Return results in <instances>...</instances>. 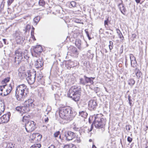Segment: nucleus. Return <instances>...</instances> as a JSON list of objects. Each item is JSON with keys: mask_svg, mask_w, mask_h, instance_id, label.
I'll return each instance as SVG.
<instances>
[{"mask_svg": "<svg viewBox=\"0 0 148 148\" xmlns=\"http://www.w3.org/2000/svg\"><path fill=\"white\" fill-rule=\"evenodd\" d=\"M79 115L84 118L87 117L88 114L84 111H82L79 112Z\"/></svg>", "mask_w": 148, "mask_h": 148, "instance_id": "25", "label": "nucleus"}, {"mask_svg": "<svg viewBox=\"0 0 148 148\" xmlns=\"http://www.w3.org/2000/svg\"><path fill=\"white\" fill-rule=\"evenodd\" d=\"M34 34H31V38L34 41L36 40V39L34 35Z\"/></svg>", "mask_w": 148, "mask_h": 148, "instance_id": "48", "label": "nucleus"}, {"mask_svg": "<svg viewBox=\"0 0 148 148\" xmlns=\"http://www.w3.org/2000/svg\"><path fill=\"white\" fill-rule=\"evenodd\" d=\"M3 41L4 42V43L5 44H6V39H3Z\"/></svg>", "mask_w": 148, "mask_h": 148, "instance_id": "58", "label": "nucleus"}, {"mask_svg": "<svg viewBox=\"0 0 148 148\" xmlns=\"http://www.w3.org/2000/svg\"><path fill=\"white\" fill-rule=\"evenodd\" d=\"M63 148H76L75 146H72L71 145H65Z\"/></svg>", "mask_w": 148, "mask_h": 148, "instance_id": "36", "label": "nucleus"}, {"mask_svg": "<svg viewBox=\"0 0 148 148\" xmlns=\"http://www.w3.org/2000/svg\"><path fill=\"white\" fill-rule=\"evenodd\" d=\"M128 100L129 101V102L130 104V105L131 106V104H132L131 101L132 100L131 99V97L130 96H128Z\"/></svg>", "mask_w": 148, "mask_h": 148, "instance_id": "49", "label": "nucleus"}, {"mask_svg": "<svg viewBox=\"0 0 148 148\" xmlns=\"http://www.w3.org/2000/svg\"><path fill=\"white\" fill-rule=\"evenodd\" d=\"M36 71L33 72H30L29 71H27L26 79L29 84L32 85L34 83L36 80Z\"/></svg>", "mask_w": 148, "mask_h": 148, "instance_id": "7", "label": "nucleus"}, {"mask_svg": "<svg viewBox=\"0 0 148 148\" xmlns=\"http://www.w3.org/2000/svg\"><path fill=\"white\" fill-rule=\"evenodd\" d=\"M125 62H127V58H126V56L125 57Z\"/></svg>", "mask_w": 148, "mask_h": 148, "instance_id": "61", "label": "nucleus"}, {"mask_svg": "<svg viewBox=\"0 0 148 148\" xmlns=\"http://www.w3.org/2000/svg\"><path fill=\"white\" fill-rule=\"evenodd\" d=\"M88 38L89 40H90L91 39V38H90V36L89 37H88Z\"/></svg>", "mask_w": 148, "mask_h": 148, "instance_id": "62", "label": "nucleus"}, {"mask_svg": "<svg viewBox=\"0 0 148 148\" xmlns=\"http://www.w3.org/2000/svg\"><path fill=\"white\" fill-rule=\"evenodd\" d=\"M84 78H81L79 79V84L83 86L85 85L86 84H93L94 83L93 80L95 77H88L86 75L84 76Z\"/></svg>", "mask_w": 148, "mask_h": 148, "instance_id": "6", "label": "nucleus"}, {"mask_svg": "<svg viewBox=\"0 0 148 148\" xmlns=\"http://www.w3.org/2000/svg\"><path fill=\"white\" fill-rule=\"evenodd\" d=\"M30 117L29 116L27 115V116H24L23 117V122H24V121L25 120L27 121L28 118Z\"/></svg>", "mask_w": 148, "mask_h": 148, "instance_id": "37", "label": "nucleus"}, {"mask_svg": "<svg viewBox=\"0 0 148 148\" xmlns=\"http://www.w3.org/2000/svg\"><path fill=\"white\" fill-rule=\"evenodd\" d=\"M51 110V107L49 106H48L47 108L46 109L45 111L46 112H47V114H48L49 111H50Z\"/></svg>", "mask_w": 148, "mask_h": 148, "instance_id": "47", "label": "nucleus"}, {"mask_svg": "<svg viewBox=\"0 0 148 148\" xmlns=\"http://www.w3.org/2000/svg\"><path fill=\"white\" fill-rule=\"evenodd\" d=\"M42 48L40 45H37L34 48V51L32 52V55L33 56L37 57L42 52Z\"/></svg>", "mask_w": 148, "mask_h": 148, "instance_id": "10", "label": "nucleus"}, {"mask_svg": "<svg viewBox=\"0 0 148 148\" xmlns=\"http://www.w3.org/2000/svg\"><path fill=\"white\" fill-rule=\"evenodd\" d=\"M7 147L8 148H16L15 147V144L11 143L7 144Z\"/></svg>", "mask_w": 148, "mask_h": 148, "instance_id": "30", "label": "nucleus"}, {"mask_svg": "<svg viewBox=\"0 0 148 148\" xmlns=\"http://www.w3.org/2000/svg\"><path fill=\"white\" fill-rule=\"evenodd\" d=\"M33 100L32 99H29L28 100L25 101L24 105H25L27 107V110H29V107L34 106Z\"/></svg>", "mask_w": 148, "mask_h": 148, "instance_id": "14", "label": "nucleus"}, {"mask_svg": "<svg viewBox=\"0 0 148 148\" xmlns=\"http://www.w3.org/2000/svg\"><path fill=\"white\" fill-rule=\"evenodd\" d=\"M130 57L131 60V65L132 66L134 67L136 65V64L137 63L135 58L133 55L132 54H130Z\"/></svg>", "mask_w": 148, "mask_h": 148, "instance_id": "18", "label": "nucleus"}, {"mask_svg": "<svg viewBox=\"0 0 148 148\" xmlns=\"http://www.w3.org/2000/svg\"><path fill=\"white\" fill-rule=\"evenodd\" d=\"M132 139L130 137L128 136L127 137V140L130 143H131L132 142Z\"/></svg>", "mask_w": 148, "mask_h": 148, "instance_id": "46", "label": "nucleus"}, {"mask_svg": "<svg viewBox=\"0 0 148 148\" xmlns=\"http://www.w3.org/2000/svg\"><path fill=\"white\" fill-rule=\"evenodd\" d=\"M16 110L17 112H22L21 107L17 106L16 108Z\"/></svg>", "mask_w": 148, "mask_h": 148, "instance_id": "40", "label": "nucleus"}, {"mask_svg": "<svg viewBox=\"0 0 148 148\" xmlns=\"http://www.w3.org/2000/svg\"><path fill=\"white\" fill-rule=\"evenodd\" d=\"M137 90L136 89H135L133 90V92L134 94H136L137 92Z\"/></svg>", "mask_w": 148, "mask_h": 148, "instance_id": "53", "label": "nucleus"}, {"mask_svg": "<svg viewBox=\"0 0 148 148\" xmlns=\"http://www.w3.org/2000/svg\"><path fill=\"white\" fill-rule=\"evenodd\" d=\"M27 86L24 84H22L17 86L16 89L15 96L17 99L22 101L27 96Z\"/></svg>", "mask_w": 148, "mask_h": 148, "instance_id": "3", "label": "nucleus"}, {"mask_svg": "<svg viewBox=\"0 0 148 148\" xmlns=\"http://www.w3.org/2000/svg\"><path fill=\"white\" fill-rule=\"evenodd\" d=\"M85 33H86V36H87V37H89L90 36H89V34L88 32L87 31V30L86 29H85Z\"/></svg>", "mask_w": 148, "mask_h": 148, "instance_id": "50", "label": "nucleus"}, {"mask_svg": "<svg viewBox=\"0 0 148 148\" xmlns=\"http://www.w3.org/2000/svg\"><path fill=\"white\" fill-rule=\"evenodd\" d=\"M81 44V41L80 40H77L75 41V45L78 48H79Z\"/></svg>", "mask_w": 148, "mask_h": 148, "instance_id": "29", "label": "nucleus"}, {"mask_svg": "<svg viewBox=\"0 0 148 148\" xmlns=\"http://www.w3.org/2000/svg\"><path fill=\"white\" fill-rule=\"evenodd\" d=\"M92 130V128H90V129H88V130H89V131L88 132H90Z\"/></svg>", "mask_w": 148, "mask_h": 148, "instance_id": "59", "label": "nucleus"}, {"mask_svg": "<svg viewBox=\"0 0 148 148\" xmlns=\"http://www.w3.org/2000/svg\"><path fill=\"white\" fill-rule=\"evenodd\" d=\"M64 134L66 139L68 141L72 140L76 136V134L74 133L69 131H65Z\"/></svg>", "mask_w": 148, "mask_h": 148, "instance_id": "9", "label": "nucleus"}, {"mask_svg": "<svg viewBox=\"0 0 148 148\" xmlns=\"http://www.w3.org/2000/svg\"><path fill=\"white\" fill-rule=\"evenodd\" d=\"M97 105L96 101L94 100H91L88 103V109L90 110H94Z\"/></svg>", "mask_w": 148, "mask_h": 148, "instance_id": "13", "label": "nucleus"}, {"mask_svg": "<svg viewBox=\"0 0 148 148\" xmlns=\"http://www.w3.org/2000/svg\"><path fill=\"white\" fill-rule=\"evenodd\" d=\"M27 74L24 71L21 70L20 69L18 70V76L21 79H23L26 78L27 77Z\"/></svg>", "mask_w": 148, "mask_h": 148, "instance_id": "17", "label": "nucleus"}, {"mask_svg": "<svg viewBox=\"0 0 148 148\" xmlns=\"http://www.w3.org/2000/svg\"><path fill=\"white\" fill-rule=\"evenodd\" d=\"M43 76L41 72L39 73L37 75V80L38 81L40 84H42V81L43 80Z\"/></svg>", "mask_w": 148, "mask_h": 148, "instance_id": "22", "label": "nucleus"}, {"mask_svg": "<svg viewBox=\"0 0 148 148\" xmlns=\"http://www.w3.org/2000/svg\"><path fill=\"white\" fill-rule=\"evenodd\" d=\"M126 127V129L127 131H130V127L129 126V125H127Z\"/></svg>", "mask_w": 148, "mask_h": 148, "instance_id": "51", "label": "nucleus"}, {"mask_svg": "<svg viewBox=\"0 0 148 148\" xmlns=\"http://www.w3.org/2000/svg\"><path fill=\"white\" fill-rule=\"evenodd\" d=\"M23 49L19 48L15 51V56L13 60V62L16 64H19L22 61H23Z\"/></svg>", "mask_w": 148, "mask_h": 148, "instance_id": "5", "label": "nucleus"}, {"mask_svg": "<svg viewBox=\"0 0 148 148\" xmlns=\"http://www.w3.org/2000/svg\"><path fill=\"white\" fill-rule=\"evenodd\" d=\"M49 119L47 118L45 119V121L46 123L48 121Z\"/></svg>", "mask_w": 148, "mask_h": 148, "instance_id": "55", "label": "nucleus"}, {"mask_svg": "<svg viewBox=\"0 0 148 148\" xmlns=\"http://www.w3.org/2000/svg\"><path fill=\"white\" fill-rule=\"evenodd\" d=\"M23 60H24V59H25L27 60L29 58L28 51L27 50H23Z\"/></svg>", "mask_w": 148, "mask_h": 148, "instance_id": "20", "label": "nucleus"}, {"mask_svg": "<svg viewBox=\"0 0 148 148\" xmlns=\"http://www.w3.org/2000/svg\"><path fill=\"white\" fill-rule=\"evenodd\" d=\"M21 109H22V112H23V113L27 112L29 111V110L27 111V107H26L25 105H24V106H22Z\"/></svg>", "mask_w": 148, "mask_h": 148, "instance_id": "31", "label": "nucleus"}, {"mask_svg": "<svg viewBox=\"0 0 148 148\" xmlns=\"http://www.w3.org/2000/svg\"><path fill=\"white\" fill-rule=\"evenodd\" d=\"M40 20V17L39 16H37L35 17L34 19V21L35 25H36Z\"/></svg>", "mask_w": 148, "mask_h": 148, "instance_id": "27", "label": "nucleus"}, {"mask_svg": "<svg viewBox=\"0 0 148 148\" xmlns=\"http://www.w3.org/2000/svg\"><path fill=\"white\" fill-rule=\"evenodd\" d=\"M68 53H70L71 55L73 56H76L78 55L76 48L73 46H71L68 48Z\"/></svg>", "mask_w": 148, "mask_h": 148, "instance_id": "15", "label": "nucleus"}, {"mask_svg": "<svg viewBox=\"0 0 148 148\" xmlns=\"http://www.w3.org/2000/svg\"><path fill=\"white\" fill-rule=\"evenodd\" d=\"M48 148H56V147L54 145H51Z\"/></svg>", "mask_w": 148, "mask_h": 148, "instance_id": "54", "label": "nucleus"}, {"mask_svg": "<svg viewBox=\"0 0 148 148\" xmlns=\"http://www.w3.org/2000/svg\"><path fill=\"white\" fill-rule=\"evenodd\" d=\"M80 87L74 86L71 87L69 89L68 93V96L71 98L75 101L79 100L81 93Z\"/></svg>", "mask_w": 148, "mask_h": 148, "instance_id": "2", "label": "nucleus"}, {"mask_svg": "<svg viewBox=\"0 0 148 148\" xmlns=\"http://www.w3.org/2000/svg\"><path fill=\"white\" fill-rule=\"evenodd\" d=\"M118 6L121 13L125 15L124 12H126V10L123 5L122 3H120L118 5Z\"/></svg>", "mask_w": 148, "mask_h": 148, "instance_id": "21", "label": "nucleus"}, {"mask_svg": "<svg viewBox=\"0 0 148 148\" xmlns=\"http://www.w3.org/2000/svg\"><path fill=\"white\" fill-rule=\"evenodd\" d=\"M125 65H126V66H127V62L125 63Z\"/></svg>", "mask_w": 148, "mask_h": 148, "instance_id": "64", "label": "nucleus"}, {"mask_svg": "<svg viewBox=\"0 0 148 148\" xmlns=\"http://www.w3.org/2000/svg\"><path fill=\"white\" fill-rule=\"evenodd\" d=\"M4 108L3 106H1L0 107V115H1L2 113L3 112Z\"/></svg>", "mask_w": 148, "mask_h": 148, "instance_id": "41", "label": "nucleus"}, {"mask_svg": "<svg viewBox=\"0 0 148 148\" xmlns=\"http://www.w3.org/2000/svg\"><path fill=\"white\" fill-rule=\"evenodd\" d=\"M10 113L5 114L0 118V123H7L9 120Z\"/></svg>", "mask_w": 148, "mask_h": 148, "instance_id": "12", "label": "nucleus"}, {"mask_svg": "<svg viewBox=\"0 0 148 148\" xmlns=\"http://www.w3.org/2000/svg\"><path fill=\"white\" fill-rule=\"evenodd\" d=\"M109 21L108 18H107V19L104 21V25L106 27L108 26V23Z\"/></svg>", "mask_w": 148, "mask_h": 148, "instance_id": "35", "label": "nucleus"}, {"mask_svg": "<svg viewBox=\"0 0 148 148\" xmlns=\"http://www.w3.org/2000/svg\"><path fill=\"white\" fill-rule=\"evenodd\" d=\"M116 31L119 38L122 40H123L124 38V37L120 30L119 29H116Z\"/></svg>", "mask_w": 148, "mask_h": 148, "instance_id": "24", "label": "nucleus"}, {"mask_svg": "<svg viewBox=\"0 0 148 148\" xmlns=\"http://www.w3.org/2000/svg\"><path fill=\"white\" fill-rule=\"evenodd\" d=\"M4 5V2L3 1H2V2L1 3V5H0V11L1 12L3 9Z\"/></svg>", "mask_w": 148, "mask_h": 148, "instance_id": "34", "label": "nucleus"}, {"mask_svg": "<svg viewBox=\"0 0 148 148\" xmlns=\"http://www.w3.org/2000/svg\"><path fill=\"white\" fill-rule=\"evenodd\" d=\"M25 128L27 132H32L36 128L34 122L33 121H28L25 124Z\"/></svg>", "mask_w": 148, "mask_h": 148, "instance_id": "8", "label": "nucleus"}, {"mask_svg": "<svg viewBox=\"0 0 148 148\" xmlns=\"http://www.w3.org/2000/svg\"><path fill=\"white\" fill-rule=\"evenodd\" d=\"M31 28V26L30 25H26V31H28L29 29H30Z\"/></svg>", "mask_w": 148, "mask_h": 148, "instance_id": "45", "label": "nucleus"}, {"mask_svg": "<svg viewBox=\"0 0 148 148\" xmlns=\"http://www.w3.org/2000/svg\"><path fill=\"white\" fill-rule=\"evenodd\" d=\"M136 35L135 34H133L132 35V36L134 38H136Z\"/></svg>", "mask_w": 148, "mask_h": 148, "instance_id": "56", "label": "nucleus"}, {"mask_svg": "<svg viewBox=\"0 0 148 148\" xmlns=\"http://www.w3.org/2000/svg\"><path fill=\"white\" fill-rule=\"evenodd\" d=\"M34 28L32 27V28L31 34H34Z\"/></svg>", "mask_w": 148, "mask_h": 148, "instance_id": "52", "label": "nucleus"}, {"mask_svg": "<svg viewBox=\"0 0 148 148\" xmlns=\"http://www.w3.org/2000/svg\"><path fill=\"white\" fill-rule=\"evenodd\" d=\"M13 87V84H10L8 86L7 88L6 89L5 92H2L0 91V95L4 97L7 96L11 92Z\"/></svg>", "mask_w": 148, "mask_h": 148, "instance_id": "11", "label": "nucleus"}, {"mask_svg": "<svg viewBox=\"0 0 148 148\" xmlns=\"http://www.w3.org/2000/svg\"><path fill=\"white\" fill-rule=\"evenodd\" d=\"M38 3L39 5L42 6H43L45 4V2L44 0H40Z\"/></svg>", "mask_w": 148, "mask_h": 148, "instance_id": "33", "label": "nucleus"}, {"mask_svg": "<svg viewBox=\"0 0 148 148\" xmlns=\"http://www.w3.org/2000/svg\"><path fill=\"white\" fill-rule=\"evenodd\" d=\"M7 86V85L6 84L3 85L2 86H0V91L2 92H3V91L4 89L5 88V87Z\"/></svg>", "mask_w": 148, "mask_h": 148, "instance_id": "39", "label": "nucleus"}, {"mask_svg": "<svg viewBox=\"0 0 148 148\" xmlns=\"http://www.w3.org/2000/svg\"><path fill=\"white\" fill-rule=\"evenodd\" d=\"M43 65V62L42 58L37 60L35 63V66L37 69L41 67Z\"/></svg>", "mask_w": 148, "mask_h": 148, "instance_id": "16", "label": "nucleus"}, {"mask_svg": "<svg viewBox=\"0 0 148 148\" xmlns=\"http://www.w3.org/2000/svg\"><path fill=\"white\" fill-rule=\"evenodd\" d=\"M70 4L71 6L73 7H74L76 5V3L74 1L71 2Z\"/></svg>", "mask_w": 148, "mask_h": 148, "instance_id": "43", "label": "nucleus"}, {"mask_svg": "<svg viewBox=\"0 0 148 148\" xmlns=\"http://www.w3.org/2000/svg\"><path fill=\"white\" fill-rule=\"evenodd\" d=\"M136 74L138 79L142 77V73L138 69H136L135 70Z\"/></svg>", "mask_w": 148, "mask_h": 148, "instance_id": "23", "label": "nucleus"}, {"mask_svg": "<svg viewBox=\"0 0 148 148\" xmlns=\"http://www.w3.org/2000/svg\"><path fill=\"white\" fill-rule=\"evenodd\" d=\"M39 136L40 137V139L41 138H42V136L41 135Z\"/></svg>", "mask_w": 148, "mask_h": 148, "instance_id": "63", "label": "nucleus"}, {"mask_svg": "<svg viewBox=\"0 0 148 148\" xmlns=\"http://www.w3.org/2000/svg\"><path fill=\"white\" fill-rule=\"evenodd\" d=\"M41 147L40 144H36L32 145L30 148H40Z\"/></svg>", "mask_w": 148, "mask_h": 148, "instance_id": "28", "label": "nucleus"}, {"mask_svg": "<svg viewBox=\"0 0 148 148\" xmlns=\"http://www.w3.org/2000/svg\"><path fill=\"white\" fill-rule=\"evenodd\" d=\"M59 114L61 118L70 121L74 118L76 113L73 111L71 108L69 106L61 108L59 110Z\"/></svg>", "mask_w": 148, "mask_h": 148, "instance_id": "1", "label": "nucleus"}, {"mask_svg": "<svg viewBox=\"0 0 148 148\" xmlns=\"http://www.w3.org/2000/svg\"><path fill=\"white\" fill-rule=\"evenodd\" d=\"M10 78L6 77L3 79L2 82V84H5L6 83L8 82L10 80Z\"/></svg>", "mask_w": 148, "mask_h": 148, "instance_id": "32", "label": "nucleus"}, {"mask_svg": "<svg viewBox=\"0 0 148 148\" xmlns=\"http://www.w3.org/2000/svg\"><path fill=\"white\" fill-rule=\"evenodd\" d=\"M135 1L137 3H140V0H135Z\"/></svg>", "mask_w": 148, "mask_h": 148, "instance_id": "57", "label": "nucleus"}, {"mask_svg": "<svg viewBox=\"0 0 148 148\" xmlns=\"http://www.w3.org/2000/svg\"><path fill=\"white\" fill-rule=\"evenodd\" d=\"M60 132L59 131H58L57 132L55 133L54 135L55 137H57L58 136V135H59Z\"/></svg>", "mask_w": 148, "mask_h": 148, "instance_id": "44", "label": "nucleus"}, {"mask_svg": "<svg viewBox=\"0 0 148 148\" xmlns=\"http://www.w3.org/2000/svg\"><path fill=\"white\" fill-rule=\"evenodd\" d=\"M15 37L17 42H19L22 40L21 34H20L18 32H16Z\"/></svg>", "mask_w": 148, "mask_h": 148, "instance_id": "19", "label": "nucleus"}, {"mask_svg": "<svg viewBox=\"0 0 148 148\" xmlns=\"http://www.w3.org/2000/svg\"><path fill=\"white\" fill-rule=\"evenodd\" d=\"M14 0H8L7 1L8 6L10 5L13 2Z\"/></svg>", "mask_w": 148, "mask_h": 148, "instance_id": "42", "label": "nucleus"}, {"mask_svg": "<svg viewBox=\"0 0 148 148\" xmlns=\"http://www.w3.org/2000/svg\"><path fill=\"white\" fill-rule=\"evenodd\" d=\"M135 81L132 78H131L128 81V84L131 87L133 86L135 84Z\"/></svg>", "mask_w": 148, "mask_h": 148, "instance_id": "26", "label": "nucleus"}, {"mask_svg": "<svg viewBox=\"0 0 148 148\" xmlns=\"http://www.w3.org/2000/svg\"><path fill=\"white\" fill-rule=\"evenodd\" d=\"M110 45H109V48L110 51H111V50L113 48V43L111 41H110Z\"/></svg>", "mask_w": 148, "mask_h": 148, "instance_id": "38", "label": "nucleus"}, {"mask_svg": "<svg viewBox=\"0 0 148 148\" xmlns=\"http://www.w3.org/2000/svg\"><path fill=\"white\" fill-rule=\"evenodd\" d=\"M92 148H97L96 147L95 145H92Z\"/></svg>", "mask_w": 148, "mask_h": 148, "instance_id": "60", "label": "nucleus"}, {"mask_svg": "<svg viewBox=\"0 0 148 148\" xmlns=\"http://www.w3.org/2000/svg\"><path fill=\"white\" fill-rule=\"evenodd\" d=\"M106 123L105 119L102 117L101 114H97L95 116V119L92 123L90 128H93L92 125H94L95 127L97 129L103 128V130H104L103 128Z\"/></svg>", "mask_w": 148, "mask_h": 148, "instance_id": "4", "label": "nucleus"}]
</instances>
